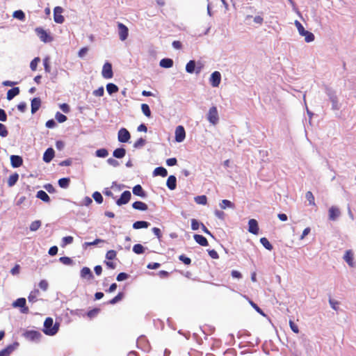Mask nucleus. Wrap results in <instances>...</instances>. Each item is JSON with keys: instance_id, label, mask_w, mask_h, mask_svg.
<instances>
[{"instance_id": "f257e3e1", "label": "nucleus", "mask_w": 356, "mask_h": 356, "mask_svg": "<svg viewBox=\"0 0 356 356\" xmlns=\"http://www.w3.org/2000/svg\"><path fill=\"white\" fill-rule=\"evenodd\" d=\"M59 329V324L56 323L54 324V321L51 317H48L44 322L43 332L47 335L53 336L56 334Z\"/></svg>"}, {"instance_id": "f03ea898", "label": "nucleus", "mask_w": 356, "mask_h": 356, "mask_svg": "<svg viewBox=\"0 0 356 356\" xmlns=\"http://www.w3.org/2000/svg\"><path fill=\"white\" fill-rule=\"evenodd\" d=\"M296 25L300 35L305 37L306 42H311L314 40V34L312 32L305 30L302 24H296Z\"/></svg>"}, {"instance_id": "7ed1b4c3", "label": "nucleus", "mask_w": 356, "mask_h": 356, "mask_svg": "<svg viewBox=\"0 0 356 356\" xmlns=\"http://www.w3.org/2000/svg\"><path fill=\"white\" fill-rule=\"evenodd\" d=\"M35 32L40 39L44 42H50L53 40L52 36L42 28H37Z\"/></svg>"}, {"instance_id": "20e7f679", "label": "nucleus", "mask_w": 356, "mask_h": 356, "mask_svg": "<svg viewBox=\"0 0 356 356\" xmlns=\"http://www.w3.org/2000/svg\"><path fill=\"white\" fill-rule=\"evenodd\" d=\"M13 307H19L20 312L22 314H28L29 312V308L26 306V299L24 298H19L13 303Z\"/></svg>"}, {"instance_id": "39448f33", "label": "nucleus", "mask_w": 356, "mask_h": 356, "mask_svg": "<svg viewBox=\"0 0 356 356\" xmlns=\"http://www.w3.org/2000/svg\"><path fill=\"white\" fill-rule=\"evenodd\" d=\"M202 67L203 65L201 63H198L196 67L195 62L194 60H190L186 65V71L190 74L195 71L196 74H198L202 70Z\"/></svg>"}, {"instance_id": "423d86ee", "label": "nucleus", "mask_w": 356, "mask_h": 356, "mask_svg": "<svg viewBox=\"0 0 356 356\" xmlns=\"http://www.w3.org/2000/svg\"><path fill=\"white\" fill-rule=\"evenodd\" d=\"M24 337L28 340L37 341L40 339L42 334L39 331L27 330L24 333Z\"/></svg>"}, {"instance_id": "0eeeda50", "label": "nucleus", "mask_w": 356, "mask_h": 356, "mask_svg": "<svg viewBox=\"0 0 356 356\" xmlns=\"http://www.w3.org/2000/svg\"><path fill=\"white\" fill-rule=\"evenodd\" d=\"M208 120L213 125L216 124L218 122V113L216 106H212L210 108L208 116Z\"/></svg>"}, {"instance_id": "6e6552de", "label": "nucleus", "mask_w": 356, "mask_h": 356, "mask_svg": "<svg viewBox=\"0 0 356 356\" xmlns=\"http://www.w3.org/2000/svg\"><path fill=\"white\" fill-rule=\"evenodd\" d=\"M102 75L105 79H111L113 76L112 65L110 63L106 62L104 64L102 71Z\"/></svg>"}, {"instance_id": "1a4fd4ad", "label": "nucleus", "mask_w": 356, "mask_h": 356, "mask_svg": "<svg viewBox=\"0 0 356 356\" xmlns=\"http://www.w3.org/2000/svg\"><path fill=\"white\" fill-rule=\"evenodd\" d=\"M131 197V192L129 191H125L122 193L120 197L116 201V204L118 206L126 204L130 201Z\"/></svg>"}, {"instance_id": "9d476101", "label": "nucleus", "mask_w": 356, "mask_h": 356, "mask_svg": "<svg viewBox=\"0 0 356 356\" xmlns=\"http://www.w3.org/2000/svg\"><path fill=\"white\" fill-rule=\"evenodd\" d=\"M130 137L129 132L125 128H122L119 130L118 139L120 142L127 143L130 139Z\"/></svg>"}, {"instance_id": "9b49d317", "label": "nucleus", "mask_w": 356, "mask_h": 356, "mask_svg": "<svg viewBox=\"0 0 356 356\" xmlns=\"http://www.w3.org/2000/svg\"><path fill=\"white\" fill-rule=\"evenodd\" d=\"M186 137L185 129L183 126L179 125L175 129V140L178 143L182 142Z\"/></svg>"}, {"instance_id": "f8f14e48", "label": "nucleus", "mask_w": 356, "mask_h": 356, "mask_svg": "<svg viewBox=\"0 0 356 356\" xmlns=\"http://www.w3.org/2000/svg\"><path fill=\"white\" fill-rule=\"evenodd\" d=\"M210 83L213 87H218L221 81V74L219 72L215 71L213 72L210 77Z\"/></svg>"}, {"instance_id": "ddd939ff", "label": "nucleus", "mask_w": 356, "mask_h": 356, "mask_svg": "<svg viewBox=\"0 0 356 356\" xmlns=\"http://www.w3.org/2000/svg\"><path fill=\"white\" fill-rule=\"evenodd\" d=\"M118 33L120 39L122 41H124L128 37L129 29L124 24H118Z\"/></svg>"}, {"instance_id": "4468645a", "label": "nucleus", "mask_w": 356, "mask_h": 356, "mask_svg": "<svg viewBox=\"0 0 356 356\" xmlns=\"http://www.w3.org/2000/svg\"><path fill=\"white\" fill-rule=\"evenodd\" d=\"M63 12V8L57 6L54 10V17L55 22H63L65 20L64 17L62 15Z\"/></svg>"}, {"instance_id": "2eb2a0df", "label": "nucleus", "mask_w": 356, "mask_h": 356, "mask_svg": "<svg viewBox=\"0 0 356 356\" xmlns=\"http://www.w3.org/2000/svg\"><path fill=\"white\" fill-rule=\"evenodd\" d=\"M80 276L83 279L91 280L94 278L91 270L88 267H83L80 271Z\"/></svg>"}, {"instance_id": "dca6fc26", "label": "nucleus", "mask_w": 356, "mask_h": 356, "mask_svg": "<svg viewBox=\"0 0 356 356\" xmlns=\"http://www.w3.org/2000/svg\"><path fill=\"white\" fill-rule=\"evenodd\" d=\"M55 152L53 148L49 147L43 154V161L45 163H49L54 157Z\"/></svg>"}, {"instance_id": "f3484780", "label": "nucleus", "mask_w": 356, "mask_h": 356, "mask_svg": "<svg viewBox=\"0 0 356 356\" xmlns=\"http://www.w3.org/2000/svg\"><path fill=\"white\" fill-rule=\"evenodd\" d=\"M248 231L253 234H257L259 232V226L257 221L254 219H250L248 222Z\"/></svg>"}, {"instance_id": "a211bd4d", "label": "nucleus", "mask_w": 356, "mask_h": 356, "mask_svg": "<svg viewBox=\"0 0 356 356\" xmlns=\"http://www.w3.org/2000/svg\"><path fill=\"white\" fill-rule=\"evenodd\" d=\"M10 163L13 168H18L23 163V159L20 156L12 155L10 156Z\"/></svg>"}, {"instance_id": "6ab92c4d", "label": "nucleus", "mask_w": 356, "mask_h": 356, "mask_svg": "<svg viewBox=\"0 0 356 356\" xmlns=\"http://www.w3.org/2000/svg\"><path fill=\"white\" fill-rule=\"evenodd\" d=\"M329 219L335 220L340 216V211L336 207H331L329 209Z\"/></svg>"}, {"instance_id": "aec40b11", "label": "nucleus", "mask_w": 356, "mask_h": 356, "mask_svg": "<svg viewBox=\"0 0 356 356\" xmlns=\"http://www.w3.org/2000/svg\"><path fill=\"white\" fill-rule=\"evenodd\" d=\"M17 346V343L8 346L6 348L0 350V356H9Z\"/></svg>"}, {"instance_id": "412c9836", "label": "nucleus", "mask_w": 356, "mask_h": 356, "mask_svg": "<svg viewBox=\"0 0 356 356\" xmlns=\"http://www.w3.org/2000/svg\"><path fill=\"white\" fill-rule=\"evenodd\" d=\"M343 259L350 267H354L353 253L350 250L346 252Z\"/></svg>"}, {"instance_id": "4be33fe9", "label": "nucleus", "mask_w": 356, "mask_h": 356, "mask_svg": "<svg viewBox=\"0 0 356 356\" xmlns=\"http://www.w3.org/2000/svg\"><path fill=\"white\" fill-rule=\"evenodd\" d=\"M41 106V99L39 97H35L31 101V113H35Z\"/></svg>"}, {"instance_id": "5701e85b", "label": "nucleus", "mask_w": 356, "mask_h": 356, "mask_svg": "<svg viewBox=\"0 0 356 356\" xmlns=\"http://www.w3.org/2000/svg\"><path fill=\"white\" fill-rule=\"evenodd\" d=\"M166 185L168 188L170 190H174L177 186V179L174 175H170L168 177L166 182Z\"/></svg>"}, {"instance_id": "b1692460", "label": "nucleus", "mask_w": 356, "mask_h": 356, "mask_svg": "<svg viewBox=\"0 0 356 356\" xmlns=\"http://www.w3.org/2000/svg\"><path fill=\"white\" fill-rule=\"evenodd\" d=\"M195 241L202 246H207L209 245L207 239L200 234H195L193 236Z\"/></svg>"}, {"instance_id": "393cba45", "label": "nucleus", "mask_w": 356, "mask_h": 356, "mask_svg": "<svg viewBox=\"0 0 356 356\" xmlns=\"http://www.w3.org/2000/svg\"><path fill=\"white\" fill-rule=\"evenodd\" d=\"M132 207L134 209L139 211H146L148 209L147 205L141 201H136L132 204Z\"/></svg>"}, {"instance_id": "a878e982", "label": "nucleus", "mask_w": 356, "mask_h": 356, "mask_svg": "<svg viewBox=\"0 0 356 356\" xmlns=\"http://www.w3.org/2000/svg\"><path fill=\"white\" fill-rule=\"evenodd\" d=\"M19 88L18 87L13 88L12 89H10L7 92V99L11 100L13 99L15 96L19 94Z\"/></svg>"}, {"instance_id": "bb28decb", "label": "nucleus", "mask_w": 356, "mask_h": 356, "mask_svg": "<svg viewBox=\"0 0 356 356\" xmlns=\"http://www.w3.org/2000/svg\"><path fill=\"white\" fill-rule=\"evenodd\" d=\"M133 193L137 196H139V197H145L146 194L144 191V190L143 189L142 186L139 184L135 186L134 188H133Z\"/></svg>"}, {"instance_id": "cd10ccee", "label": "nucleus", "mask_w": 356, "mask_h": 356, "mask_svg": "<svg viewBox=\"0 0 356 356\" xmlns=\"http://www.w3.org/2000/svg\"><path fill=\"white\" fill-rule=\"evenodd\" d=\"M153 174L154 176H161L165 177L168 175V172L163 167H157L154 169Z\"/></svg>"}, {"instance_id": "c85d7f7f", "label": "nucleus", "mask_w": 356, "mask_h": 356, "mask_svg": "<svg viewBox=\"0 0 356 356\" xmlns=\"http://www.w3.org/2000/svg\"><path fill=\"white\" fill-rule=\"evenodd\" d=\"M19 179V175L17 172H15L12 175H10L8 179V186L9 187L13 186Z\"/></svg>"}, {"instance_id": "c756f323", "label": "nucleus", "mask_w": 356, "mask_h": 356, "mask_svg": "<svg viewBox=\"0 0 356 356\" xmlns=\"http://www.w3.org/2000/svg\"><path fill=\"white\" fill-rule=\"evenodd\" d=\"M36 197L40 199L44 202H50V197L47 195V193L44 191H39L37 192Z\"/></svg>"}, {"instance_id": "7c9ffc66", "label": "nucleus", "mask_w": 356, "mask_h": 356, "mask_svg": "<svg viewBox=\"0 0 356 356\" xmlns=\"http://www.w3.org/2000/svg\"><path fill=\"white\" fill-rule=\"evenodd\" d=\"M113 156L118 159L123 158L126 154V150L124 148H117L113 151Z\"/></svg>"}, {"instance_id": "2f4dec72", "label": "nucleus", "mask_w": 356, "mask_h": 356, "mask_svg": "<svg viewBox=\"0 0 356 356\" xmlns=\"http://www.w3.org/2000/svg\"><path fill=\"white\" fill-rule=\"evenodd\" d=\"M149 223L147 221H136L133 224V227L136 229L141 228H147Z\"/></svg>"}, {"instance_id": "473e14b6", "label": "nucleus", "mask_w": 356, "mask_h": 356, "mask_svg": "<svg viewBox=\"0 0 356 356\" xmlns=\"http://www.w3.org/2000/svg\"><path fill=\"white\" fill-rule=\"evenodd\" d=\"M40 291L38 289H34L29 293L28 300L31 302H35L37 301V297L38 296Z\"/></svg>"}, {"instance_id": "72a5a7b5", "label": "nucleus", "mask_w": 356, "mask_h": 356, "mask_svg": "<svg viewBox=\"0 0 356 356\" xmlns=\"http://www.w3.org/2000/svg\"><path fill=\"white\" fill-rule=\"evenodd\" d=\"M118 90V87L114 83H109L106 85V90L109 95L117 92Z\"/></svg>"}, {"instance_id": "f704fd0d", "label": "nucleus", "mask_w": 356, "mask_h": 356, "mask_svg": "<svg viewBox=\"0 0 356 356\" xmlns=\"http://www.w3.org/2000/svg\"><path fill=\"white\" fill-rule=\"evenodd\" d=\"M160 65L165 68H169L173 65V61L170 58H163L160 61Z\"/></svg>"}, {"instance_id": "c9c22d12", "label": "nucleus", "mask_w": 356, "mask_h": 356, "mask_svg": "<svg viewBox=\"0 0 356 356\" xmlns=\"http://www.w3.org/2000/svg\"><path fill=\"white\" fill-rule=\"evenodd\" d=\"M70 178L65 177L61 178L58 180V185L60 188H67L70 185Z\"/></svg>"}, {"instance_id": "e433bc0d", "label": "nucleus", "mask_w": 356, "mask_h": 356, "mask_svg": "<svg viewBox=\"0 0 356 356\" xmlns=\"http://www.w3.org/2000/svg\"><path fill=\"white\" fill-rule=\"evenodd\" d=\"M124 298V293L122 292L118 293V294L115 296L113 298L110 300L108 303L110 305H115L117 302L121 301L122 298Z\"/></svg>"}, {"instance_id": "4c0bfd02", "label": "nucleus", "mask_w": 356, "mask_h": 356, "mask_svg": "<svg viewBox=\"0 0 356 356\" xmlns=\"http://www.w3.org/2000/svg\"><path fill=\"white\" fill-rule=\"evenodd\" d=\"M260 243L263 245V246L267 249L268 250H272L273 247L269 241L266 237H262L260 238Z\"/></svg>"}, {"instance_id": "58836bf2", "label": "nucleus", "mask_w": 356, "mask_h": 356, "mask_svg": "<svg viewBox=\"0 0 356 356\" xmlns=\"http://www.w3.org/2000/svg\"><path fill=\"white\" fill-rule=\"evenodd\" d=\"M13 16L15 18H16L17 19L20 20V21H24V19H25L24 13L22 10H15L13 13Z\"/></svg>"}, {"instance_id": "ea45409f", "label": "nucleus", "mask_w": 356, "mask_h": 356, "mask_svg": "<svg viewBox=\"0 0 356 356\" xmlns=\"http://www.w3.org/2000/svg\"><path fill=\"white\" fill-rule=\"evenodd\" d=\"M195 201L198 204L205 205L207 203V197L206 195H199L195 197Z\"/></svg>"}, {"instance_id": "a19ab883", "label": "nucleus", "mask_w": 356, "mask_h": 356, "mask_svg": "<svg viewBox=\"0 0 356 356\" xmlns=\"http://www.w3.org/2000/svg\"><path fill=\"white\" fill-rule=\"evenodd\" d=\"M95 155L97 157L105 158L108 155V152L104 148L99 149L95 152Z\"/></svg>"}, {"instance_id": "79ce46f5", "label": "nucleus", "mask_w": 356, "mask_h": 356, "mask_svg": "<svg viewBox=\"0 0 356 356\" xmlns=\"http://www.w3.org/2000/svg\"><path fill=\"white\" fill-rule=\"evenodd\" d=\"M41 226V221L39 220H35L32 222L30 225V230L32 232H35L38 230Z\"/></svg>"}, {"instance_id": "37998d69", "label": "nucleus", "mask_w": 356, "mask_h": 356, "mask_svg": "<svg viewBox=\"0 0 356 356\" xmlns=\"http://www.w3.org/2000/svg\"><path fill=\"white\" fill-rule=\"evenodd\" d=\"M133 251L136 254H140L145 252V248L141 244H136L133 247Z\"/></svg>"}, {"instance_id": "c03bdc74", "label": "nucleus", "mask_w": 356, "mask_h": 356, "mask_svg": "<svg viewBox=\"0 0 356 356\" xmlns=\"http://www.w3.org/2000/svg\"><path fill=\"white\" fill-rule=\"evenodd\" d=\"M141 110L145 116L148 118L151 116V111L149 106L147 104H143L141 105Z\"/></svg>"}, {"instance_id": "a18cd8bd", "label": "nucleus", "mask_w": 356, "mask_h": 356, "mask_svg": "<svg viewBox=\"0 0 356 356\" xmlns=\"http://www.w3.org/2000/svg\"><path fill=\"white\" fill-rule=\"evenodd\" d=\"M220 207L223 209H226L227 207H229V208L234 209V203H232L229 200H223L222 201L221 204H220Z\"/></svg>"}, {"instance_id": "49530a36", "label": "nucleus", "mask_w": 356, "mask_h": 356, "mask_svg": "<svg viewBox=\"0 0 356 356\" xmlns=\"http://www.w3.org/2000/svg\"><path fill=\"white\" fill-rule=\"evenodd\" d=\"M305 197L307 200V201L309 202V204L314 205V206L315 205L314 196L311 191H307L306 193Z\"/></svg>"}, {"instance_id": "de8ad7c7", "label": "nucleus", "mask_w": 356, "mask_h": 356, "mask_svg": "<svg viewBox=\"0 0 356 356\" xmlns=\"http://www.w3.org/2000/svg\"><path fill=\"white\" fill-rule=\"evenodd\" d=\"M92 197L98 204H102L103 202V197L102 194L98 191L93 193Z\"/></svg>"}, {"instance_id": "09e8293b", "label": "nucleus", "mask_w": 356, "mask_h": 356, "mask_svg": "<svg viewBox=\"0 0 356 356\" xmlns=\"http://www.w3.org/2000/svg\"><path fill=\"white\" fill-rule=\"evenodd\" d=\"M117 256L116 251L113 250H108L106 254V259L108 260H113L115 259Z\"/></svg>"}, {"instance_id": "8fccbe9b", "label": "nucleus", "mask_w": 356, "mask_h": 356, "mask_svg": "<svg viewBox=\"0 0 356 356\" xmlns=\"http://www.w3.org/2000/svg\"><path fill=\"white\" fill-rule=\"evenodd\" d=\"M100 312V309L99 308H95L93 309H91L87 312V316L90 318H92L95 317L99 312Z\"/></svg>"}, {"instance_id": "3c124183", "label": "nucleus", "mask_w": 356, "mask_h": 356, "mask_svg": "<svg viewBox=\"0 0 356 356\" xmlns=\"http://www.w3.org/2000/svg\"><path fill=\"white\" fill-rule=\"evenodd\" d=\"M40 61V59L39 57H36L33 60H31V62L30 63V67H31V70H33V71L36 70L38 64Z\"/></svg>"}, {"instance_id": "603ef678", "label": "nucleus", "mask_w": 356, "mask_h": 356, "mask_svg": "<svg viewBox=\"0 0 356 356\" xmlns=\"http://www.w3.org/2000/svg\"><path fill=\"white\" fill-rule=\"evenodd\" d=\"M8 135V131L7 130L6 127L3 124L0 123V136L1 137H6Z\"/></svg>"}, {"instance_id": "864d4df0", "label": "nucleus", "mask_w": 356, "mask_h": 356, "mask_svg": "<svg viewBox=\"0 0 356 356\" xmlns=\"http://www.w3.org/2000/svg\"><path fill=\"white\" fill-rule=\"evenodd\" d=\"M43 65L45 72L49 73L51 72V67L49 64V58L48 57L44 58Z\"/></svg>"}, {"instance_id": "5fc2aeb1", "label": "nucleus", "mask_w": 356, "mask_h": 356, "mask_svg": "<svg viewBox=\"0 0 356 356\" xmlns=\"http://www.w3.org/2000/svg\"><path fill=\"white\" fill-rule=\"evenodd\" d=\"M56 119L59 123H63L67 120V117L60 112H57L56 114Z\"/></svg>"}, {"instance_id": "6e6d98bb", "label": "nucleus", "mask_w": 356, "mask_h": 356, "mask_svg": "<svg viewBox=\"0 0 356 356\" xmlns=\"http://www.w3.org/2000/svg\"><path fill=\"white\" fill-rule=\"evenodd\" d=\"M249 303L259 314H260L263 316H266L264 312L258 307V305L256 303H254L253 301L250 300H249Z\"/></svg>"}, {"instance_id": "4d7b16f0", "label": "nucleus", "mask_w": 356, "mask_h": 356, "mask_svg": "<svg viewBox=\"0 0 356 356\" xmlns=\"http://www.w3.org/2000/svg\"><path fill=\"white\" fill-rule=\"evenodd\" d=\"M145 144V140H144L143 138H140L139 139H138L134 144V147L135 148H139V147H141L143 146H144Z\"/></svg>"}, {"instance_id": "13d9d810", "label": "nucleus", "mask_w": 356, "mask_h": 356, "mask_svg": "<svg viewBox=\"0 0 356 356\" xmlns=\"http://www.w3.org/2000/svg\"><path fill=\"white\" fill-rule=\"evenodd\" d=\"M179 259L181 261L186 265H190L191 264V259L185 256L184 254H181L179 257Z\"/></svg>"}, {"instance_id": "bf43d9fd", "label": "nucleus", "mask_w": 356, "mask_h": 356, "mask_svg": "<svg viewBox=\"0 0 356 356\" xmlns=\"http://www.w3.org/2000/svg\"><path fill=\"white\" fill-rule=\"evenodd\" d=\"M93 95L96 97H102L104 94V89L103 86L99 87L93 91Z\"/></svg>"}, {"instance_id": "052dcab7", "label": "nucleus", "mask_w": 356, "mask_h": 356, "mask_svg": "<svg viewBox=\"0 0 356 356\" xmlns=\"http://www.w3.org/2000/svg\"><path fill=\"white\" fill-rule=\"evenodd\" d=\"M152 230L153 233L156 235V236L158 238L159 241H161L162 238V233L161 229L158 227H153Z\"/></svg>"}, {"instance_id": "680f3d73", "label": "nucleus", "mask_w": 356, "mask_h": 356, "mask_svg": "<svg viewBox=\"0 0 356 356\" xmlns=\"http://www.w3.org/2000/svg\"><path fill=\"white\" fill-rule=\"evenodd\" d=\"M201 226V223H200L196 219L191 220V228L193 230H197Z\"/></svg>"}, {"instance_id": "e2e57ef3", "label": "nucleus", "mask_w": 356, "mask_h": 356, "mask_svg": "<svg viewBox=\"0 0 356 356\" xmlns=\"http://www.w3.org/2000/svg\"><path fill=\"white\" fill-rule=\"evenodd\" d=\"M289 325L293 332L296 334L299 333L298 326L292 320L289 321Z\"/></svg>"}, {"instance_id": "0e129e2a", "label": "nucleus", "mask_w": 356, "mask_h": 356, "mask_svg": "<svg viewBox=\"0 0 356 356\" xmlns=\"http://www.w3.org/2000/svg\"><path fill=\"white\" fill-rule=\"evenodd\" d=\"M59 260L61 263H63V264H65V265H70L72 263V260L70 257H61L59 259Z\"/></svg>"}, {"instance_id": "69168bd1", "label": "nucleus", "mask_w": 356, "mask_h": 356, "mask_svg": "<svg viewBox=\"0 0 356 356\" xmlns=\"http://www.w3.org/2000/svg\"><path fill=\"white\" fill-rule=\"evenodd\" d=\"M89 49L87 47H82L78 52V56L80 58H83L88 53Z\"/></svg>"}, {"instance_id": "338daca9", "label": "nucleus", "mask_w": 356, "mask_h": 356, "mask_svg": "<svg viewBox=\"0 0 356 356\" xmlns=\"http://www.w3.org/2000/svg\"><path fill=\"white\" fill-rule=\"evenodd\" d=\"M73 242V237L68 236L63 238V246L70 244Z\"/></svg>"}, {"instance_id": "774afa93", "label": "nucleus", "mask_w": 356, "mask_h": 356, "mask_svg": "<svg viewBox=\"0 0 356 356\" xmlns=\"http://www.w3.org/2000/svg\"><path fill=\"white\" fill-rule=\"evenodd\" d=\"M48 282L44 280H42L39 282V286L43 291H46L48 289Z\"/></svg>"}]
</instances>
